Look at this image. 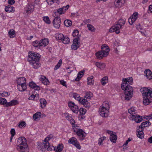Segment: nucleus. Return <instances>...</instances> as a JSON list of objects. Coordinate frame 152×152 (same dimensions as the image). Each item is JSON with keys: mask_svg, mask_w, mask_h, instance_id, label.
I'll use <instances>...</instances> for the list:
<instances>
[{"mask_svg": "<svg viewBox=\"0 0 152 152\" xmlns=\"http://www.w3.org/2000/svg\"><path fill=\"white\" fill-rule=\"evenodd\" d=\"M28 61L33 67L34 69H37L40 66L39 62L40 58V55L36 53L30 52L28 53Z\"/></svg>", "mask_w": 152, "mask_h": 152, "instance_id": "obj_1", "label": "nucleus"}, {"mask_svg": "<svg viewBox=\"0 0 152 152\" xmlns=\"http://www.w3.org/2000/svg\"><path fill=\"white\" fill-rule=\"evenodd\" d=\"M17 150L20 152H28V148L26 139L24 137H19L17 140Z\"/></svg>", "mask_w": 152, "mask_h": 152, "instance_id": "obj_2", "label": "nucleus"}, {"mask_svg": "<svg viewBox=\"0 0 152 152\" xmlns=\"http://www.w3.org/2000/svg\"><path fill=\"white\" fill-rule=\"evenodd\" d=\"M142 95L143 96V102L144 105H148L151 102L152 98V91L146 88H143Z\"/></svg>", "mask_w": 152, "mask_h": 152, "instance_id": "obj_3", "label": "nucleus"}, {"mask_svg": "<svg viewBox=\"0 0 152 152\" xmlns=\"http://www.w3.org/2000/svg\"><path fill=\"white\" fill-rule=\"evenodd\" d=\"M121 88L124 90V94L125 95V99L129 100L132 97L133 95V88L129 85L126 83L122 84Z\"/></svg>", "mask_w": 152, "mask_h": 152, "instance_id": "obj_4", "label": "nucleus"}, {"mask_svg": "<svg viewBox=\"0 0 152 152\" xmlns=\"http://www.w3.org/2000/svg\"><path fill=\"white\" fill-rule=\"evenodd\" d=\"M101 49L102 51H99L95 54L97 58L99 59L107 56L110 51L109 48L106 45H102Z\"/></svg>", "mask_w": 152, "mask_h": 152, "instance_id": "obj_5", "label": "nucleus"}, {"mask_svg": "<svg viewBox=\"0 0 152 152\" xmlns=\"http://www.w3.org/2000/svg\"><path fill=\"white\" fill-rule=\"evenodd\" d=\"M126 20L125 19H120L114 26H113L110 29L109 31L112 32L115 31L117 34L120 33L119 30L120 28L125 24Z\"/></svg>", "mask_w": 152, "mask_h": 152, "instance_id": "obj_6", "label": "nucleus"}, {"mask_svg": "<svg viewBox=\"0 0 152 152\" xmlns=\"http://www.w3.org/2000/svg\"><path fill=\"white\" fill-rule=\"evenodd\" d=\"M73 130L79 136V139L81 140H83L86 136V134L82 129L73 128Z\"/></svg>", "mask_w": 152, "mask_h": 152, "instance_id": "obj_7", "label": "nucleus"}, {"mask_svg": "<svg viewBox=\"0 0 152 152\" xmlns=\"http://www.w3.org/2000/svg\"><path fill=\"white\" fill-rule=\"evenodd\" d=\"M80 38L78 37L73 39V44L71 46V48L72 50H76L79 47V45L80 44Z\"/></svg>", "mask_w": 152, "mask_h": 152, "instance_id": "obj_8", "label": "nucleus"}, {"mask_svg": "<svg viewBox=\"0 0 152 152\" xmlns=\"http://www.w3.org/2000/svg\"><path fill=\"white\" fill-rule=\"evenodd\" d=\"M99 113L100 115L103 117H107L109 113V110L106 109V108L100 107L99 110Z\"/></svg>", "mask_w": 152, "mask_h": 152, "instance_id": "obj_9", "label": "nucleus"}, {"mask_svg": "<svg viewBox=\"0 0 152 152\" xmlns=\"http://www.w3.org/2000/svg\"><path fill=\"white\" fill-rule=\"evenodd\" d=\"M68 106L73 112L77 113L79 111L78 107L74 102H69L68 103Z\"/></svg>", "mask_w": 152, "mask_h": 152, "instance_id": "obj_10", "label": "nucleus"}, {"mask_svg": "<svg viewBox=\"0 0 152 152\" xmlns=\"http://www.w3.org/2000/svg\"><path fill=\"white\" fill-rule=\"evenodd\" d=\"M68 142L70 144H72L78 149H80L81 148V146L77 141V139L74 137H72L70 138L68 140Z\"/></svg>", "mask_w": 152, "mask_h": 152, "instance_id": "obj_11", "label": "nucleus"}, {"mask_svg": "<svg viewBox=\"0 0 152 152\" xmlns=\"http://www.w3.org/2000/svg\"><path fill=\"white\" fill-rule=\"evenodd\" d=\"M61 19L58 16L56 17L54 19L53 23L54 27L59 28L60 26Z\"/></svg>", "mask_w": 152, "mask_h": 152, "instance_id": "obj_12", "label": "nucleus"}, {"mask_svg": "<svg viewBox=\"0 0 152 152\" xmlns=\"http://www.w3.org/2000/svg\"><path fill=\"white\" fill-rule=\"evenodd\" d=\"M79 102L86 108H89L90 106V104L87 100L83 98H81Z\"/></svg>", "mask_w": 152, "mask_h": 152, "instance_id": "obj_13", "label": "nucleus"}, {"mask_svg": "<svg viewBox=\"0 0 152 152\" xmlns=\"http://www.w3.org/2000/svg\"><path fill=\"white\" fill-rule=\"evenodd\" d=\"M131 118L134 120L137 123H140L141 122L142 120V118L141 116L135 114L133 115L132 117H131Z\"/></svg>", "mask_w": 152, "mask_h": 152, "instance_id": "obj_14", "label": "nucleus"}, {"mask_svg": "<svg viewBox=\"0 0 152 152\" xmlns=\"http://www.w3.org/2000/svg\"><path fill=\"white\" fill-rule=\"evenodd\" d=\"M125 2V0H115V6L117 8L121 7Z\"/></svg>", "mask_w": 152, "mask_h": 152, "instance_id": "obj_15", "label": "nucleus"}, {"mask_svg": "<svg viewBox=\"0 0 152 152\" xmlns=\"http://www.w3.org/2000/svg\"><path fill=\"white\" fill-rule=\"evenodd\" d=\"M144 75L147 79L149 80L152 79V72L149 69L145 70L144 72Z\"/></svg>", "mask_w": 152, "mask_h": 152, "instance_id": "obj_16", "label": "nucleus"}, {"mask_svg": "<svg viewBox=\"0 0 152 152\" xmlns=\"http://www.w3.org/2000/svg\"><path fill=\"white\" fill-rule=\"evenodd\" d=\"M133 83V79L132 77H129L126 78H124L123 80V83L122 84L126 83L128 85H132Z\"/></svg>", "mask_w": 152, "mask_h": 152, "instance_id": "obj_17", "label": "nucleus"}, {"mask_svg": "<svg viewBox=\"0 0 152 152\" xmlns=\"http://www.w3.org/2000/svg\"><path fill=\"white\" fill-rule=\"evenodd\" d=\"M44 147L45 148H47L48 151H51L52 150H55V148L52 145H50L49 142H44Z\"/></svg>", "mask_w": 152, "mask_h": 152, "instance_id": "obj_18", "label": "nucleus"}, {"mask_svg": "<svg viewBox=\"0 0 152 152\" xmlns=\"http://www.w3.org/2000/svg\"><path fill=\"white\" fill-rule=\"evenodd\" d=\"M137 137L140 139H143L144 137L143 129H140L137 128Z\"/></svg>", "mask_w": 152, "mask_h": 152, "instance_id": "obj_19", "label": "nucleus"}, {"mask_svg": "<svg viewBox=\"0 0 152 152\" xmlns=\"http://www.w3.org/2000/svg\"><path fill=\"white\" fill-rule=\"evenodd\" d=\"M29 86L30 87L36 90H39L40 89L39 86H37L36 84L33 82H31L29 83Z\"/></svg>", "mask_w": 152, "mask_h": 152, "instance_id": "obj_20", "label": "nucleus"}, {"mask_svg": "<svg viewBox=\"0 0 152 152\" xmlns=\"http://www.w3.org/2000/svg\"><path fill=\"white\" fill-rule=\"evenodd\" d=\"M17 88L18 90L20 91H24L26 88V84H18Z\"/></svg>", "mask_w": 152, "mask_h": 152, "instance_id": "obj_21", "label": "nucleus"}, {"mask_svg": "<svg viewBox=\"0 0 152 152\" xmlns=\"http://www.w3.org/2000/svg\"><path fill=\"white\" fill-rule=\"evenodd\" d=\"M5 10L7 12H14L15 11V8L11 5H8L6 6Z\"/></svg>", "mask_w": 152, "mask_h": 152, "instance_id": "obj_22", "label": "nucleus"}, {"mask_svg": "<svg viewBox=\"0 0 152 152\" xmlns=\"http://www.w3.org/2000/svg\"><path fill=\"white\" fill-rule=\"evenodd\" d=\"M18 104V102L17 100H13L7 103L6 105V106L7 107L11 106L13 105H15Z\"/></svg>", "mask_w": 152, "mask_h": 152, "instance_id": "obj_23", "label": "nucleus"}, {"mask_svg": "<svg viewBox=\"0 0 152 152\" xmlns=\"http://www.w3.org/2000/svg\"><path fill=\"white\" fill-rule=\"evenodd\" d=\"M110 140L113 142L115 143L117 139V136L115 132L110 134Z\"/></svg>", "mask_w": 152, "mask_h": 152, "instance_id": "obj_24", "label": "nucleus"}, {"mask_svg": "<svg viewBox=\"0 0 152 152\" xmlns=\"http://www.w3.org/2000/svg\"><path fill=\"white\" fill-rule=\"evenodd\" d=\"M34 9V6L32 4H28V5L27 9L26 11V13L28 14H30L33 11Z\"/></svg>", "mask_w": 152, "mask_h": 152, "instance_id": "obj_25", "label": "nucleus"}, {"mask_svg": "<svg viewBox=\"0 0 152 152\" xmlns=\"http://www.w3.org/2000/svg\"><path fill=\"white\" fill-rule=\"evenodd\" d=\"M17 84H26V79L23 77H20L18 78L17 80Z\"/></svg>", "mask_w": 152, "mask_h": 152, "instance_id": "obj_26", "label": "nucleus"}, {"mask_svg": "<svg viewBox=\"0 0 152 152\" xmlns=\"http://www.w3.org/2000/svg\"><path fill=\"white\" fill-rule=\"evenodd\" d=\"M40 104L42 108H44L46 105L47 102L46 100L44 99H41L39 100Z\"/></svg>", "mask_w": 152, "mask_h": 152, "instance_id": "obj_27", "label": "nucleus"}, {"mask_svg": "<svg viewBox=\"0 0 152 152\" xmlns=\"http://www.w3.org/2000/svg\"><path fill=\"white\" fill-rule=\"evenodd\" d=\"M85 71L83 70L82 71H80L77 74V77L75 79V81H79L80 78H81L84 74Z\"/></svg>", "mask_w": 152, "mask_h": 152, "instance_id": "obj_28", "label": "nucleus"}, {"mask_svg": "<svg viewBox=\"0 0 152 152\" xmlns=\"http://www.w3.org/2000/svg\"><path fill=\"white\" fill-rule=\"evenodd\" d=\"M41 80L42 83L45 85L48 84L49 82L48 80L44 76H42L41 78Z\"/></svg>", "mask_w": 152, "mask_h": 152, "instance_id": "obj_29", "label": "nucleus"}, {"mask_svg": "<svg viewBox=\"0 0 152 152\" xmlns=\"http://www.w3.org/2000/svg\"><path fill=\"white\" fill-rule=\"evenodd\" d=\"M40 43L42 45L41 46L45 47L47 45L48 43V39H44L40 41Z\"/></svg>", "mask_w": 152, "mask_h": 152, "instance_id": "obj_30", "label": "nucleus"}, {"mask_svg": "<svg viewBox=\"0 0 152 152\" xmlns=\"http://www.w3.org/2000/svg\"><path fill=\"white\" fill-rule=\"evenodd\" d=\"M62 8H59L58 9L55 10L54 13L56 15H60L62 14H64V12H63V10L62 9Z\"/></svg>", "mask_w": 152, "mask_h": 152, "instance_id": "obj_31", "label": "nucleus"}, {"mask_svg": "<svg viewBox=\"0 0 152 152\" xmlns=\"http://www.w3.org/2000/svg\"><path fill=\"white\" fill-rule=\"evenodd\" d=\"M61 41L63 43L65 44H68L70 42V39L69 37L67 36H64V38Z\"/></svg>", "mask_w": 152, "mask_h": 152, "instance_id": "obj_32", "label": "nucleus"}, {"mask_svg": "<svg viewBox=\"0 0 152 152\" xmlns=\"http://www.w3.org/2000/svg\"><path fill=\"white\" fill-rule=\"evenodd\" d=\"M63 148V145L62 144H59L57 148H55V151L56 152H61Z\"/></svg>", "mask_w": 152, "mask_h": 152, "instance_id": "obj_33", "label": "nucleus"}, {"mask_svg": "<svg viewBox=\"0 0 152 152\" xmlns=\"http://www.w3.org/2000/svg\"><path fill=\"white\" fill-rule=\"evenodd\" d=\"M108 81V77H104L101 80L102 84L103 86H104L107 83Z\"/></svg>", "mask_w": 152, "mask_h": 152, "instance_id": "obj_34", "label": "nucleus"}, {"mask_svg": "<svg viewBox=\"0 0 152 152\" xmlns=\"http://www.w3.org/2000/svg\"><path fill=\"white\" fill-rule=\"evenodd\" d=\"M40 112H37L33 115V118L34 120H37L38 118H39L41 116Z\"/></svg>", "mask_w": 152, "mask_h": 152, "instance_id": "obj_35", "label": "nucleus"}, {"mask_svg": "<svg viewBox=\"0 0 152 152\" xmlns=\"http://www.w3.org/2000/svg\"><path fill=\"white\" fill-rule=\"evenodd\" d=\"M8 33L10 38H13L15 37V32L12 29L10 30Z\"/></svg>", "mask_w": 152, "mask_h": 152, "instance_id": "obj_36", "label": "nucleus"}, {"mask_svg": "<svg viewBox=\"0 0 152 152\" xmlns=\"http://www.w3.org/2000/svg\"><path fill=\"white\" fill-rule=\"evenodd\" d=\"M64 24L65 26L68 27L72 25V22L70 20H66L64 21Z\"/></svg>", "mask_w": 152, "mask_h": 152, "instance_id": "obj_37", "label": "nucleus"}, {"mask_svg": "<svg viewBox=\"0 0 152 152\" xmlns=\"http://www.w3.org/2000/svg\"><path fill=\"white\" fill-rule=\"evenodd\" d=\"M88 84L91 85L94 84L93 77L91 76L90 77H89L87 79Z\"/></svg>", "mask_w": 152, "mask_h": 152, "instance_id": "obj_38", "label": "nucleus"}, {"mask_svg": "<svg viewBox=\"0 0 152 152\" xmlns=\"http://www.w3.org/2000/svg\"><path fill=\"white\" fill-rule=\"evenodd\" d=\"M102 105V107L104 108H106V109L109 110L110 108L109 105L107 101H105L104 102Z\"/></svg>", "mask_w": 152, "mask_h": 152, "instance_id": "obj_39", "label": "nucleus"}, {"mask_svg": "<svg viewBox=\"0 0 152 152\" xmlns=\"http://www.w3.org/2000/svg\"><path fill=\"white\" fill-rule=\"evenodd\" d=\"M64 36L61 34H57L56 36V39H57L62 40L64 38Z\"/></svg>", "mask_w": 152, "mask_h": 152, "instance_id": "obj_40", "label": "nucleus"}, {"mask_svg": "<svg viewBox=\"0 0 152 152\" xmlns=\"http://www.w3.org/2000/svg\"><path fill=\"white\" fill-rule=\"evenodd\" d=\"M33 45L34 47H40L42 45L40 42H39L37 40L34 41L33 42Z\"/></svg>", "mask_w": 152, "mask_h": 152, "instance_id": "obj_41", "label": "nucleus"}, {"mask_svg": "<svg viewBox=\"0 0 152 152\" xmlns=\"http://www.w3.org/2000/svg\"><path fill=\"white\" fill-rule=\"evenodd\" d=\"M135 110L134 108H133L132 107L128 110V113L131 115L132 116L131 117H132L133 115H135Z\"/></svg>", "mask_w": 152, "mask_h": 152, "instance_id": "obj_42", "label": "nucleus"}, {"mask_svg": "<svg viewBox=\"0 0 152 152\" xmlns=\"http://www.w3.org/2000/svg\"><path fill=\"white\" fill-rule=\"evenodd\" d=\"M93 96V94L90 92H87L86 93L85 97L86 99H90Z\"/></svg>", "mask_w": 152, "mask_h": 152, "instance_id": "obj_43", "label": "nucleus"}, {"mask_svg": "<svg viewBox=\"0 0 152 152\" xmlns=\"http://www.w3.org/2000/svg\"><path fill=\"white\" fill-rule=\"evenodd\" d=\"M87 27L88 28V29L91 31H94L95 30V29L94 27L90 24H87Z\"/></svg>", "mask_w": 152, "mask_h": 152, "instance_id": "obj_44", "label": "nucleus"}, {"mask_svg": "<svg viewBox=\"0 0 152 152\" xmlns=\"http://www.w3.org/2000/svg\"><path fill=\"white\" fill-rule=\"evenodd\" d=\"M59 0H46V1L49 5L53 4L55 2H58Z\"/></svg>", "mask_w": 152, "mask_h": 152, "instance_id": "obj_45", "label": "nucleus"}, {"mask_svg": "<svg viewBox=\"0 0 152 152\" xmlns=\"http://www.w3.org/2000/svg\"><path fill=\"white\" fill-rule=\"evenodd\" d=\"M43 19L44 21L47 24H50V23L51 22L48 16L43 17Z\"/></svg>", "mask_w": 152, "mask_h": 152, "instance_id": "obj_46", "label": "nucleus"}, {"mask_svg": "<svg viewBox=\"0 0 152 152\" xmlns=\"http://www.w3.org/2000/svg\"><path fill=\"white\" fill-rule=\"evenodd\" d=\"M73 96L76 100H78L79 101L81 98L79 94L75 93L73 94Z\"/></svg>", "mask_w": 152, "mask_h": 152, "instance_id": "obj_47", "label": "nucleus"}, {"mask_svg": "<svg viewBox=\"0 0 152 152\" xmlns=\"http://www.w3.org/2000/svg\"><path fill=\"white\" fill-rule=\"evenodd\" d=\"M53 137V136L52 134H50L45 139L44 142H49L48 141L52 138Z\"/></svg>", "mask_w": 152, "mask_h": 152, "instance_id": "obj_48", "label": "nucleus"}, {"mask_svg": "<svg viewBox=\"0 0 152 152\" xmlns=\"http://www.w3.org/2000/svg\"><path fill=\"white\" fill-rule=\"evenodd\" d=\"M7 103V102L6 99L0 97V104H6Z\"/></svg>", "mask_w": 152, "mask_h": 152, "instance_id": "obj_49", "label": "nucleus"}, {"mask_svg": "<svg viewBox=\"0 0 152 152\" xmlns=\"http://www.w3.org/2000/svg\"><path fill=\"white\" fill-rule=\"evenodd\" d=\"M62 63V60L61 59H60L59 60V61L58 62V63H57V64L55 66L54 68V70H56L58 69L61 65Z\"/></svg>", "mask_w": 152, "mask_h": 152, "instance_id": "obj_50", "label": "nucleus"}, {"mask_svg": "<svg viewBox=\"0 0 152 152\" xmlns=\"http://www.w3.org/2000/svg\"><path fill=\"white\" fill-rule=\"evenodd\" d=\"M95 65L96 66L98 67V68L101 69V66H102V68H103L105 66V64L104 63H102L99 62H96Z\"/></svg>", "mask_w": 152, "mask_h": 152, "instance_id": "obj_51", "label": "nucleus"}, {"mask_svg": "<svg viewBox=\"0 0 152 152\" xmlns=\"http://www.w3.org/2000/svg\"><path fill=\"white\" fill-rule=\"evenodd\" d=\"M79 111L80 112V114L82 115L85 114L86 112V109L83 108H80V109H79Z\"/></svg>", "mask_w": 152, "mask_h": 152, "instance_id": "obj_52", "label": "nucleus"}, {"mask_svg": "<svg viewBox=\"0 0 152 152\" xmlns=\"http://www.w3.org/2000/svg\"><path fill=\"white\" fill-rule=\"evenodd\" d=\"M105 139V137L104 136L100 138L99 140L98 144L99 145H101L102 144L103 141Z\"/></svg>", "mask_w": 152, "mask_h": 152, "instance_id": "obj_53", "label": "nucleus"}, {"mask_svg": "<svg viewBox=\"0 0 152 152\" xmlns=\"http://www.w3.org/2000/svg\"><path fill=\"white\" fill-rule=\"evenodd\" d=\"M145 123H146V122H142L141 125L139 127H138V129H143V130L144 129V128L145 127Z\"/></svg>", "mask_w": 152, "mask_h": 152, "instance_id": "obj_54", "label": "nucleus"}, {"mask_svg": "<svg viewBox=\"0 0 152 152\" xmlns=\"http://www.w3.org/2000/svg\"><path fill=\"white\" fill-rule=\"evenodd\" d=\"M69 7V5H67L66 7H63L61 8H62V10H63V12H64V14L65 13V12L66 11V10H67Z\"/></svg>", "mask_w": 152, "mask_h": 152, "instance_id": "obj_55", "label": "nucleus"}, {"mask_svg": "<svg viewBox=\"0 0 152 152\" xmlns=\"http://www.w3.org/2000/svg\"><path fill=\"white\" fill-rule=\"evenodd\" d=\"M79 34V32L77 30H75L73 32L72 34V36L73 37H75L76 36H77Z\"/></svg>", "mask_w": 152, "mask_h": 152, "instance_id": "obj_56", "label": "nucleus"}, {"mask_svg": "<svg viewBox=\"0 0 152 152\" xmlns=\"http://www.w3.org/2000/svg\"><path fill=\"white\" fill-rule=\"evenodd\" d=\"M64 116L65 117L67 120H70V119H71L72 118L71 116H70L68 113H65L64 114Z\"/></svg>", "mask_w": 152, "mask_h": 152, "instance_id": "obj_57", "label": "nucleus"}, {"mask_svg": "<svg viewBox=\"0 0 152 152\" xmlns=\"http://www.w3.org/2000/svg\"><path fill=\"white\" fill-rule=\"evenodd\" d=\"M26 126L25 122L24 121H23L20 123L18 125L20 127H22L23 126Z\"/></svg>", "mask_w": 152, "mask_h": 152, "instance_id": "obj_58", "label": "nucleus"}, {"mask_svg": "<svg viewBox=\"0 0 152 152\" xmlns=\"http://www.w3.org/2000/svg\"><path fill=\"white\" fill-rule=\"evenodd\" d=\"M134 22V21L133 20V19L132 18L130 17L129 18L128 22L130 25H132Z\"/></svg>", "mask_w": 152, "mask_h": 152, "instance_id": "obj_59", "label": "nucleus"}, {"mask_svg": "<svg viewBox=\"0 0 152 152\" xmlns=\"http://www.w3.org/2000/svg\"><path fill=\"white\" fill-rule=\"evenodd\" d=\"M10 132L12 136H14L15 133V130L14 129H12L11 130Z\"/></svg>", "mask_w": 152, "mask_h": 152, "instance_id": "obj_60", "label": "nucleus"}, {"mask_svg": "<svg viewBox=\"0 0 152 152\" xmlns=\"http://www.w3.org/2000/svg\"><path fill=\"white\" fill-rule=\"evenodd\" d=\"M60 83L63 86L66 87V82L64 80H61L60 81Z\"/></svg>", "mask_w": 152, "mask_h": 152, "instance_id": "obj_61", "label": "nucleus"}, {"mask_svg": "<svg viewBox=\"0 0 152 152\" xmlns=\"http://www.w3.org/2000/svg\"><path fill=\"white\" fill-rule=\"evenodd\" d=\"M15 3L14 0H8V4L10 5L13 4Z\"/></svg>", "mask_w": 152, "mask_h": 152, "instance_id": "obj_62", "label": "nucleus"}, {"mask_svg": "<svg viewBox=\"0 0 152 152\" xmlns=\"http://www.w3.org/2000/svg\"><path fill=\"white\" fill-rule=\"evenodd\" d=\"M145 122H146L145 123V127H147L151 125V123L149 121H145Z\"/></svg>", "mask_w": 152, "mask_h": 152, "instance_id": "obj_63", "label": "nucleus"}, {"mask_svg": "<svg viewBox=\"0 0 152 152\" xmlns=\"http://www.w3.org/2000/svg\"><path fill=\"white\" fill-rule=\"evenodd\" d=\"M35 98L34 95L32 94L29 97L28 99L29 100H34Z\"/></svg>", "mask_w": 152, "mask_h": 152, "instance_id": "obj_64", "label": "nucleus"}]
</instances>
